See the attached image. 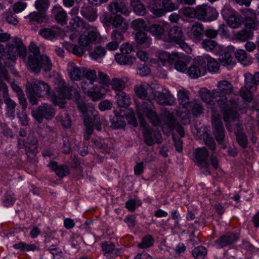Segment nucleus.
I'll use <instances>...</instances> for the list:
<instances>
[{
  "instance_id": "obj_1",
  "label": "nucleus",
  "mask_w": 259,
  "mask_h": 259,
  "mask_svg": "<svg viewBox=\"0 0 259 259\" xmlns=\"http://www.w3.org/2000/svg\"><path fill=\"white\" fill-rule=\"evenodd\" d=\"M61 87L57 90L58 95L53 97L52 100L54 104L58 105L60 108H64L65 104V100L70 98H73L77 104V101L82 103V108L85 110V113L87 117L90 120L92 126H94L97 130L100 131L101 129V121L100 117L97 116V111L92 106H87L82 99L80 98L79 92L78 87L74 83L69 89L65 85V82L63 81L60 82Z\"/></svg>"
},
{
  "instance_id": "obj_2",
  "label": "nucleus",
  "mask_w": 259,
  "mask_h": 259,
  "mask_svg": "<svg viewBox=\"0 0 259 259\" xmlns=\"http://www.w3.org/2000/svg\"><path fill=\"white\" fill-rule=\"evenodd\" d=\"M218 89L213 90V97L223 115L224 120L228 129L230 125L235 124L238 114L236 112L237 104L233 101H227L226 95L232 91V84L226 80L221 81L218 83Z\"/></svg>"
},
{
  "instance_id": "obj_3",
  "label": "nucleus",
  "mask_w": 259,
  "mask_h": 259,
  "mask_svg": "<svg viewBox=\"0 0 259 259\" xmlns=\"http://www.w3.org/2000/svg\"><path fill=\"white\" fill-rule=\"evenodd\" d=\"M98 75L100 82L97 81L96 71L88 70L85 73V80L81 83V88L84 94L94 101L103 98L109 91L107 85L109 82V77L100 71L98 72Z\"/></svg>"
},
{
  "instance_id": "obj_4",
  "label": "nucleus",
  "mask_w": 259,
  "mask_h": 259,
  "mask_svg": "<svg viewBox=\"0 0 259 259\" xmlns=\"http://www.w3.org/2000/svg\"><path fill=\"white\" fill-rule=\"evenodd\" d=\"M137 116L141 126L145 127V117L146 116L154 125H161L164 133L169 134L172 130V126L169 125L170 121L168 120L162 124L159 117L156 114L155 109L150 101L143 102L142 104H137Z\"/></svg>"
},
{
  "instance_id": "obj_5",
  "label": "nucleus",
  "mask_w": 259,
  "mask_h": 259,
  "mask_svg": "<svg viewBox=\"0 0 259 259\" xmlns=\"http://www.w3.org/2000/svg\"><path fill=\"white\" fill-rule=\"evenodd\" d=\"M199 94L202 100L207 103L210 107V109L212 110V125L213 129L215 139L218 142H222L224 137V128L222 125L221 118L218 117L216 113V107L217 104L215 99L213 97V90L212 93L208 90L206 88H202L199 91Z\"/></svg>"
},
{
  "instance_id": "obj_6",
  "label": "nucleus",
  "mask_w": 259,
  "mask_h": 259,
  "mask_svg": "<svg viewBox=\"0 0 259 259\" xmlns=\"http://www.w3.org/2000/svg\"><path fill=\"white\" fill-rule=\"evenodd\" d=\"M156 56L158 58L159 65L171 69L174 65V68L177 71L186 73L187 64L183 54L178 52L169 53L164 51H159L156 53Z\"/></svg>"
},
{
  "instance_id": "obj_7",
  "label": "nucleus",
  "mask_w": 259,
  "mask_h": 259,
  "mask_svg": "<svg viewBox=\"0 0 259 259\" xmlns=\"http://www.w3.org/2000/svg\"><path fill=\"white\" fill-rule=\"evenodd\" d=\"M100 21L105 26L111 25L114 30L111 34V38L114 39L123 40V34L128 28V22L120 15H117L114 17L110 16L106 13H103L100 17Z\"/></svg>"
},
{
  "instance_id": "obj_8",
  "label": "nucleus",
  "mask_w": 259,
  "mask_h": 259,
  "mask_svg": "<svg viewBox=\"0 0 259 259\" xmlns=\"http://www.w3.org/2000/svg\"><path fill=\"white\" fill-rule=\"evenodd\" d=\"M26 53V48L21 39L18 37L12 38L8 43L5 50L3 46L0 44V59L5 57L6 59L10 60L12 63L15 62L18 56L24 58Z\"/></svg>"
},
{
  "instance_id": "obj_9",
  "label": "nucleus",
  "mask_w": 259,
  "mask_h": 259,
  "mask_svg": "<svg viewBox=\"0 0 259 259\" xmlns=\"http://www.w3.org/2000/svg\"><path fill=\"white\" fill-rule=\"evenodd\" d=\"M29 50L33 54V56L30 55L27 62V66L31 71L37 73L41 68L44 71H48L51 69L52 63L49 58L46 55L39 57V49L33 42H31Z\"/></svg>"
},
{
  "instance_id": "obj_10",
  "label": "nucleus",
  "mask_w": 259,
  "mask_h": 259,
  "mask_svg": "<svg viewBox=\"0 0 259 259\" xmlns=\"http://www.w3.org/2000/svg\"><path fill=\"white\" fill-rule=\"evenodd\" d=\"M27 95L29 102L32 105L36 104V97H41L48 95L50 88L45 82L34 79L32 83L26 86Z\"/></svg>"
},
{
  "instance_id": "obj_11",
  "label": "nucleus",
  "mask_w": 259,
  "mask_h": 259,
  "mask_svg": "<svg viewBox=\"0 0 259 259\" xmlns=\"http://www.w3.org/2000/svg\"><path fill=\"white\" fill-rule=\"evenodd\" d=\"M100 38V34L96 28L88 27L85 25L79 34L78 43L80 46L87 48L98 41Z\"/></svg>"
},
{
  "instance_id": "obj_12",
  "label": "nucleus",
  "mask_w": 259,
  "mask_h": 259,
  "mask_svg": "<svg viewBox=\"0 0 259 259\" xmlns=\"http://www.w3.org/2000/svg\"><path fill=\"white\" fill-rule=\"evenodd\" d=\"M245 87L240 90L241 96L245 100L250 101L252 100L251 93L256 90V84H259V72L255 73L253 76L250 73L244 75Z\"/></svg>"
},
{
  "instance_id": "obj_13",
  "label": "nucleus",
  "mask_w": 259,
  "mask_h": 259,
  "mask_svg": "<svg viewBox=\"0 0 259 259\" xmlns=\"http://www.w3.org/2000/svg\"><path fill=\"white\" fill-rule=\"evenodd\" d=\"M125 115L128 122L133 126H137L138 125L135 119L134 110L132 109H126L124 111V114L118 115L116 112H115V116L111 119L112 126L115 128H123L125 126L124 115Z\"/></svg>"
},
{
  "instance_id": "obj_14",
  "label": "nucleus",
  "mask_w": 259,
  "mask_h": 259,
  "mask_svg": "<svg viewBox=\"0 0 259 259\" xmlns=\"http://www.w3.org/2000/svg\"><path fill=\"white\" fill-rule=\"evenodd\" d=\"M159 88L157 84H149L146 82H142L136 85L134 91L136 95L140 98H147L148 100L154 99L156 96V90Z\"/></svg>"
},
{
  "instance_id": "obj_15",
  "label": "nucleus",
  "mask_w": 259,
  "mask_h": 259,
  "mask_svg": "<svg viewBox=\"0 0 259 259\" xmlns=\"http://www.w3.org/2000/svg\"><path fill=\"white\" fill-rule=\"evenodd\" d=\"M221 14L228 24L233 28H238L243 22L242 18L237 15L229 6H224Z\"/></svg>"
},
{
  "instance_id": "obj_16",
  "label": "nucleus",
  "mask_w": 259,
  "mask_h": 259,
  "mask_svg": "<svg viewBox=\"0 0 259 259\" xmlns=\"http://www.w3.org/2000/svg\"><path fill=\"white\" fill-rule=\"evenodd\" d=\"M196 18L203 21H211L215 20L218 13L213 8L206 5L198 6L195 8Z\"/></svg>"
},
{
  "instance_id": "obj_17",
  "label": "nucleus",
  "mask_w": 259,
  "mask_h": 259,
  "mask_svg": "<svg viewBox=\"0 0 259 259\" xmlns=\"http://www.w3.org/2000/svg\"><path fill=\"white\" fill-rule=\"evenodd\" d=\"M166 40L177 44L187 53H189L191 51L190 47L184 41V36L181 29L179 27L172 28L170 30L169 37Z\"/></svg>"
},
{
  "instance_id": "obj_18",
  "label": "nucleus",
  "mask_w": 259,
  "mask_h": 259,
  "mask_svg": "<svg viewBox=\"0 0 259 259\" xmlns=\"http://www.w3.org/2000/svg\"><path fill=\"white\" fill-rule=\"evenodd\" d=\"M32 115L35 120L41 122L44 118L46 119H52L55 115V112L51 105L42 104L37 110L32 111Z\"/></svg>"
},
{
  "instance_id": "obj_19",
  "label": "nucleus",
  "mask_w": 259,
  "mask_h": 259,
  "mask_svg": "<svg viewBox=\"0 0 259 259\" xmlns=\"http://www.w3.org/2000/svg\"><path fill=\"white\" fill-rule=\"evenodd\" d=\"M201 56L195 58L193 64L188 68L186 73L191 78H196L205 74V65Z\"/></svg>"
},
{
  "instance_id": "obj_20",
  "label": "nucleus",
  "mask_w": 259,
  "mask_h": 259,
  "mask_svg": "<svg viewBox=\"0 0 259 259\" xmlns=\"http://www.w3.org/2000/svg\"><path fill=\"white\" fill-rule=\"evenodd\" d=\"M2 78L7 80L8 79L7 71L5 68L0 66V92H3V96L7 106V109L15 110L16 104L12 100L7 97L8 94V87L6 83L2 81Z\"/></svg>"
},
{
  "instance_id": "obj_21",
  "label": "nucleus",
  "mask_w": 259,
  "mask_h": 259,
  "mask_svg": "<svg viewBox=\"0 0 259 259\" xmlns=\"http://www.w3.org/2000/svg\"><path fill=\"white\" fill-rule=\"evenodd\" d=\"M245 29L237 33L236 36L240 41H245L252 38V30L256 29L258 26V23H255L251 19H246L245 21Z\"/></svg>"
},
{
  "instance_id": "obj_22",
  "label": "nucleus",
  "mask_w": 259,
  "mask_h": 259,
  "mask_svg": "<svg viewBox=\"0 0 259 259\" xmlns=\"http://www.w3.org/2000/svg\"><path fill=\"white\" fill-rule=\"evenodd\" d=\"M203 107L200 105L199 102L196 100H193L189 104L187 108H185L184 110L178 112V115L181 118L188 117V112L190 111L195 115L198 116L203 112Z\"/></svg>"
},
{
  "instance_id": "obj_23",
  "label": "nucleus",
  "mask_w": 259,
  "mask_h": 259,
  "mask_svg": "<svg viewBox=\"0 0 259 259\" xmlns=\"http://www.w3.org/2000/svg\"><path fill=\"white\" fill-rule=\"evenodd\" d=\"M204 33L203 25L196 23L187 30L189 37L194 42H198L201 39Z\"/></svg>"
},
{
  "instance_id": "obj_24",
  "label": "nucleus",
  "mask_w": 259,
  "mask_h": 259,
  "mask_svg": "<svg viewBox=\"0 0 259 259\" xmlns=\"http://www.w3.org/2000/svg\"><path fill=\"white\" fill-rule=\"evenodd\" d=\"M107 9L112 14L120 13L125 16H128L131 13L127 3L122 1L111 3L108 5Z\"/></svg>"
},
{
  "instance_id": "obj_25",
  "label": "nucleus",
  "mask_w": 259,
  "mask_h": 259,
  "mask_svg": "<svg viewBox=\"0 0 259 259\" xmlns=\"http://www.w3.org/2000/svg\"><path fill=\"white\" fill-rule=\"evenodd\" d=\"M202 47L207 51H211L214 54H220L224 52V47L215 41L210 39H205L201 42Z\"/></svg>"
},
{
  "instance_id": "obj_26",
  "label": "nucleus",
  "mask_w": 259,
  "mask_h": 259,
  "mask_svg": "<svg viewBox=\"0 0 259 259\" xmlns=\"http://www.w3.org/2000/svg\"><path fill=\"white\" fill-rule=\"evenodd\" d=\"M161 0H151L149 5L150 12L155 17H160L165 14Z\"/></svg>"
},
{
  "instance_id": "obj_27",
  "label": "nucleus",
  "mask_w": 259,
  "mask_h": 259,
  "mask_svg": "<svg viewBox=\"0 0 259 259\" xmlns=\"http://www.w3.org/2000/svg\"><path fill=\"white\" fill-rule=\"evenodd\" d=\"M67 72L71 80L77 81L81 79L84 71L74 63L70 62L67 65Z\"/></svg>"
},
{
  "instance_id": "obj_28",
  "label": "nucleus",
  "mask_w": 259,
  "mask_h": 259,
  "mask_svg": "<svg viewBox=\"0 0 259 259\" xmlns=\"http://www.w3.org/2000/svg\"><path fill=\"white\" fill-rule=\"evenodd\" d=\"M233 47L230 46L227 48L228 51L221 53L219 57V60L223 66L227 67L228 69L231 68L235 65V62L232 60L230 51Z\"/></svg>"
},
{
  "instance_id": "obj_29",
  "label": "nucleus",
  "mask_w": 259,
  "mask_h": 259,
  "mask_svg": "<svg viewBox=\"0 0 259 259\" xmlns=\"http://www.w3.org/2000/svg\"><path fill=\"white\" fill-rule=\"evenodd\" d=\"M200 56L202 59V63L205 65V73L207 68L210 72H215L218 70L219 67L218 63L209 55L204 54Z\"/></svg>"
},
{
  "instance_id": "obj_30",
  "label": "nucleus",
  "mask_w": 259,
  "mask_h": 259,
  "mask_svg": "<svg viewBox=\"0 0 259 259\" xmlns=\"http://www.w3.org/2000/svg\"><path fill=\"white\" fill-rule=\"evenodd\" d=\"M77 107L79 111L82 113V116L84 120V123L85 125V132L84 135V138L86 140H88L90 138V136L92 135L93 132V126L90 122V120L87 117L85 114V110L82 108V103H80L77 101Z\"/></svg>"
},
{
  "instance_id": "obj_31",
  "label": "nucleus",
  "mask_w": 259,
  "mask_h": 259,
  "mask_svg": "<svg viewBox=\"0 0 259 259\" xmlns=\"http://www.w3.org/2000/svg\"><path fill=\"white\" fill-rule=\"evenodd\" d=\"M127 81L126 78H114L111 81L109 80V82L107 84L109 88V85L110 84L112 89L115 91H121L125 88V83ZM109 90L108 92H109Z\"/></svg>"
},
{
  "instance_id": "obj_32",
  "label": "nucleus",
  "mask_w": 259,
  "mask_h": 259,
  "mask_svg": "<svg viewBox=\"0 0 259 259\" xmlns=\"http://www.w3.org/2000/svg\"><path fill=\"white\" fill-rule=\"evenodd\" d=\"M156 96L154 98H156V101L159 104L163 105H172L174 101L175 98L173 96L168 94L160 93L156 90Z\"/></svg>"
},
{
  "instance_id": "obj_33",
  "label": "nucleus",
  "mask_w": 259,
  "mask_h": 259,
  "mask_svg": "<svg viewBox=\"0 0 259 259\" xmlns=\"http://www.w3.org/2000/svg\"><path fill=\"white\" fill-rule=\"evenodd\" d=\"M235 235H227L221 237L215 242V245L218 248H221L234 243L237 240Z\"/></svg>"
},
{
  "instance_id": "obj_34",
  "label": "nucleus",
  "mask_w": 259,
  "mask_h": 259,
  "mask_svg": "<svg viewBox=\"0 0 259 259\" xmlns=\"http://www.w3.org/2000/svg\"><path fill=\"white\" fill-rule=\"evenodd\" d=\"M153 137V134L148 130L144 132V136L145 142L148 145H152L155 142L160 143L161 139V134L158 132H155Z\"/></svg>"
},
{
  "instance_id": "obj_35",
  "label": "nucleus",
  "mask_w": 259,
  "mask_h": 259,
  "mask_svg": "<svg viewBox=\"0 0 259 259\" xmlns=\"http://www.w3.org/2000/svg\"><path fill=\"white\" fill-rule=\"evenodd\" d=\"M25 18L31 24L36 23H40L44 21L46 18L45 13L33 12L28 15L25 17Z\"/></svg>"
},
{
  "instance_id": "obj_36",
  "label": "nucleus",
  "mask_w": 259,
  "mask_h": 259,
  "mask_svg": "<svg viewBox=\"0 0 259 259\" xmlns=\"http://www.w3.org/2000/svg\"><path fill=\"white\" fill-rule=\"evenodd\" d=\"M115 98L117 104L122 107L130 105L131 99L129 95L124 92H120L115 95Z\"/></svg>"
},
{
  "instance_id": "obj_37",
  "label": "nucleus",
  "mask_w": 259,
  "mask_h": 259,
  "mask_svg": "<svg viewBox=\"0 0 259 259\" xmlns=\"http://www.w3.org/2000/svg\"><path fill=\"white\" fill-rule=\"evenodd\" d=\"M65 48L69 52H72L76 56H82L85 52V46L74 45L71 43L65 42L64 45Z\"/></svg>"
},
{
  "instance_id": "obj_38",
  "label": "nucleus",
  "mask_w": 259,
  "mask_h": 259,
  "mask_svg": "<svg viewBox=\"0 0 259 259\" xmlns=\"http://www.w3.org/2000/svg\"><path fill=\"white\" fill-rule=\"evenodd\" d=\"M178 100L183 109L187 108L189 102L188 92L184 89L180 90L177 93Z\"/></svg>"
},
{
  "instance_id": "obj_39",
  "label": "nucleus",
  "mask_w": 259,
  "mask_h": 259,
  "mask_svg": "<svg viewBox=\"0 0 259 259\" xmlns=\"http://www.w3.org/2000/svg\"><path fill=\"white\" fill-rule=\"evenodd\" d=\"M49 166L54 170L59 177H63L69 174V169L66 166L61 165L58 166L57 163L54 161H51L49 164Z\"/></svg>"
},
{
  "instance_id": "obj_40",
  "label": "nucleus",
  "mask_w": 259,
  "mask_h": 259,
  "mask_svg": "<svg viewBox=\"0 0 259 259\" xmlns=\"http://www.w3.org/2000/svg\"><path fill=\"white\" fill-rule=\"evenodd\" d=\"M136 41L139 44H144L146 47H149L151 44V39L145 32V31L137 32L135 34Z\"/></svg>"
},
{
  "instance_id": "obj_41",
  "label": "nucleus",
  "mask_w": 259,
  "mask_h": 259,
  "mask_svg": "<svg viewBox=\"0 0 259 259\" xmlns=\"http://www.w3.org/2000/svg\"><path fill=\"white\" fill-rule=\"evenodd\" d=\"M59 33L58 29L56 27L51 28H42L39 31V34L46 39L51 40L53 39Z\"/></svg>"
},
{
  "instance_id": "obj_42",
  "label": "nucleus",
  "mask_w": 259,
  "mask_h": 259,
  "mask_svg": "<svg viewBox=\"0 0 259 259\" xmlns=\"http://www.w3.org/2000/svg\"><path fill=\"white\" fill-rule=\"evenodd\" d=\"M80 13L81 14L89 21H94L97 18L95 10L90 7L82 8Z\"/></svg>"
},
{
  "instance_id": "obj_43",
  "label": "nucleus",
  "mask_w": 259,
  "mask_h": 259,
  "mask_svg": "<svg viewBox=\"0 0 259 259\" xmlns=\"http://www.w3.org/2000/svg\"><path fill=\"white\" fill-rule=\"evenodd\" d=\"M54 11L56 12L55 19L58 23L62 25L66 24L67 14L62 7L59 6L55 7Z\"/></svg>"
},
{
  "instance_id": "obj_44",
  "label": "nucleus",
  "mask_w": 259,
  "mask_h": 259,
  "mask_svg": "<svg viewBox=\"0 0 259 259\" xmlns=\"http://www.w3.org/2000/svg\"><path fill=\"white\" fill-rule=\"evenodd\" d=\"M237 129L235 130V133L238 144L243 148L247 146V138L245 135L242 133V128L238 124L236 125Z\"/></svg>"
},
{
  "instance_id": "obj_45",
  "label": "nucleus",
  "mask_w": 259,
  "mask_h": 259,
  "mask_svg": "<svg viewBox=\"0 0 259 259\" xmlns=\"http://www.w3.org/2000/svg\"><path fill=\"white\" fill-rule=\"evenodd\" d=\"M105 49L101 47H97L90 53V58L95 60L99 61L106 55Z\"/></svg>"
},
{
  "instance_id": "obj_46",
  "label": "nucleus",
  "mask_w": 259,
  "mask_h": 259,
  "mask_svg": "<svg viewBox=\"0 0 259 259\" xmlns=\"http://www.w3.org/2000/svg\"><path fill=\"white\" fill-rule=\"evenodd\" d=\"M131 27L135 31H136V32H141L146 30L147 28V24L143 19L139 18L135 19L132 22Z\"/></svg>"
},
{
  "instance_id": "obj_47",
  "label": "nucleus",
  "mask_w": 259,
  "mask_h": 259,
  "mask_svg": "<svg viewBox=\"0 0 259 259\" xmlns=\"http://www.w3.org/2000/svg\"><path fill=\"white\" fill-rule=\"evenodd\" d=\"M131 6L135 14L139 16H143L145 14L146 9L144 5L139 0H132Z\"/></svg>"
},
{
  "instance_id": "obj_48",
  "label": "nucleus",
  "mask_w": 259,
  "mask_h": 259,
  "mask_svg": "<svg viewBox=\"0 0 259 259\" xmlns=\"http://www.w3.org/2000/svg\"><path fill=\"white\" fill-rule=\"evenodd\" d=\"M192 253L195 259H203L207 253L205 247L198 246L192 251Z\"/></svg>"
},
{
  "instance_id": "obj_49",
  "label": "nucleus",
  "mask_w": 259,
  "mask_h": 259,
  "mask_svg": "<svg viewBox=\"0 0 259 259\" xmlns=\"http://www.w3.org/2000/svg\"><path fill=\"white\" fill-rule=\"evenodd\" d=\"M149 31L153 35L158 37L163 33L164 28L160 25L153 24L150 27Z\"/></svg>"
},
{
  "instance_id": "obj_50",
  "label": "nucleus",
  "mask_w": 259,
  "mask_h": 259,
  "mask_svg": "<svg viewBox=\"0 0 259 259\" xmlns=\"http://www.w3.org/2000/svg\"><path fill=\"white\" fill-rule=\"evenodd\" d=\"M50 3L48 0H37L35 2V7L38 11H45L49 7Z\"/></svg>"
},
{
  "instance_id": "obj_51",
  "label": "nucleus",
  "mask_w": 259,
  "mask_h": 259,
  "mask_svg": "<svg viewBox=\"0 0 259 259\" xmlns=\"http://www.w3.org/2000/svg\"><path fill=\"white\" fill-rule=\"evenodd\" d=\"M208 156L207 151L205 148H198L195 152V158L200 161H204Z\"/></svg>"
},
{
  "instance_id": "obj_52",
  "label": "nucleus",
  "mask_w": 259,
  "mask_h": 259,
  "mask_svg": "<svg viewBox=\"0 0 259 259\" xmlns=\"http://www.w3.org/2000/svg\"><path fill=\"white\" fill-rule=\"evenodd\" d=\"M161 3L163 6H164L163 8L165 13L177 10L179 8L178 5L169 1H162Z\"/></svg>"
},
{
  "instance_id": "obj_53",
  "label": "nucleus",
  "mask_w": 259,
  "mask_h": 259,
  "mask_svg": "<svg viewBox=\"0 0 259 259\" xmlns=\"http://www.w3.org/2000/svg\"><path fill=\"white\" fill-rule=\"evenodd\" d=\"M141 204V202L138 199L129 200L126 203V207L130 211H133L136 207L139 206Z\"/></svg>"
},
{
  "instance_id": "obj_54",
  "label": "nucleus",
  "mask_w": 259,
  "mask_h": 259,
  "mask_svg": "<svg viewBox=\"0 0 259 259\" xmlns=\"http://www.w3.org/2000/svg\"><path fill=\"white\" fill-rule=\"evenodd\" d=\"M111 38L112 40L108 42L106 46V49L110 51L116 50L118 48L119 44L123 40Z\"/></svg>"
},
{
  "instance_id": "obj_55",
  "label": "nucleus",
  "mask_w": 259,
  "mask_h": 259,
  "mask_svg": "<svg viewBox=\"0 0 259 259\" xmlns=\"http://www.w3.org/2000/svg\"><path fill=\"white\" fill-rule=\"evenodd\" d=\"M153 243V239L151 236H147L143 238L142 243L138 245L141 248H145L150 247Z\"/></svg>"
},
{
  "instance_id": "obj_56",
  "label": "nucleus",
  "mask_w": 259,
  "mask_h": 259,
  "mask_svg": "<svg viewBox=\"0 0 259 259\" xmlns=\"http://www.w3.org/2000/svg\"><path fill=\"white\" fill-rule=\"evenodd\" d=\"M137 72V74L141 76H145L149 75L151 71L149 67L144 65H142L138 67Z\"/></svg>"
},
{
  "instance_id": "obj_57",
  "label": "nucleus",
  "mask_w": 259,
  "mask_h": 259,
  "mask_svg": "<svg viewBox=\"0 0 259 259\" xmlns=\"http://www.w3.org/2000/svg\"><path fill=\"white\" fill-rule=\"evenodd\" d=\"M112 103L108 100H104L99 104V108L101 111L111 109Z\"/></svg>"
},
{
  "instance_id": "obj_58",
  "label": "nucleus",
  "mask_w": 259,
  "mask_h": 259,
  "mask_svg": "<svg viewBox=\"0 0 259 259\" xmlns=\"http://www.w3.org/2000/svg\"><path fill=\"white\" fill-rule=\"evenodd\" d=\"M183 13L185 16L188 17L196 18L195 9L193 8L187 7L183 9Z\"/></svg>"
},
{
  "instance_id": "obj_59",
  "label": "nucleus",
  "mask_w": 259,
  "mask_h": 259,
  "mask_svg": "<svg viewBox=\"0 0 259 259\" xmlns=\"http://www.w3.org/2000/svg\"><path fill=\"white\" fill-rule=\"evenodd\" d=\"M102 248L105 253H107L113 251L115 246L110 242H106L102 244Z\"/></svg>"
},
{
  "instance_id": "obj_60",
  "label": "nucleus",
  "mask_w": 259,
  "mask_h": 259,
  "mask_svg": "<svg viewBox=\"0 0 259 259\" xmlns=\"http://www.w3.org/2000/svg\"><path fill=\"white\" fill-rule=\"evenodd\" d=\"M133 48L131 44L126 42L123 44L120 48V51L122 54H129L133 51Z\"/></svg>"
},
{
  "instance_id": "obj_61",
  "label": "nucleus",
  "mask_w": 259,
  "mask_h": 259,
  "mask_svg": "<svg viewBox=\"0 0 259 259\" xmlns=\"http://www.w3.org/2000/svg\"><path fill=\"white\" fill-rule=\"evenodd\" d=\"M26 3L24 2H18L13 6V10L16 13H20L25 10L26 7Z\"/></svg>"
},
{
  "instance_id": "obj_62",
  "label": "nucleus",
  "mask_w": 259,
  "mask_h": 259,
  "mask_svg": "<svg viewBox=\"0 0 259 259\" xmlns=\"http://www.w3.org/2000/svg\"><path fill=\"white\" fill-rule=\"evenodd\" d=\"M123 54H116L115 55V59L116 61L119 64L123 65L127 63L128 59L126 56Z\"/></svg>"
},
{
  "instance_id": "obj_63",
  "label": "nucleus",
  "mask_w": 259,
  "mask_h": 259,
  "mask_svg": "<svg viewBox=\"0 0 259 259\" xmlns=\"http://www.w3.org/2000/svg\"><path fill=\"white\" fill-rule=\"evenodd\" d=\"M235 57L239 62L244 61L246 58V54L244 50H237L235 53Z\"/></svg>"
},
{
  "instance_id": "obj_64",
  "label": "nucleus",
  "mask_w": 259,
  "mask_h": 259,
  "mask_svg": "<svg viewBox=\"0 0 259 259\" xmlns=\"http://www.w3.org/2000/svg\"><path fill=\"white\" fill-rule=\"evenodd\" d=\"M6 20L8 23L15 25L18 24V21L17 17L11 14H9L6 17Z\"/></svg>"
}]
</instances>
